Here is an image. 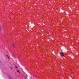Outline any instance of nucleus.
Listing matches in <instances>:
<instances>
[{"label":"nucleus","instance_id":"nucleus-8","mask_svg":"<svg viewBox=\"0 0 79 79\" xmlns=\"http://www.w3.org/2000/svg\"><path fill=\"white\" fill-rule=\"evenodd\" d=\"M10 79H11V78H10Z\"/></svg>","mask_w":79,"mask_h":79},{"label":"nucleus","instance_id":"nucleus-3","mask_svg":"<svg viewBox=\"0 0 79 79\" xmlns=\"http://www.w3.org/2000/svg\"><path fill=\"white\" fill-rule=\"evenodd\" d=\"M13 47H15V44H13Z\"/></svg>","mask_w":79,"mask_h":79},{"label":"nucleus","instance_id":"nucleus-1","mask_svg":"<svg viewBox=\"0 0 79 79\" xmlns=\"http://www.w3.org/2000/svg\"><path fill=\"white\" fill-rule=\"evenodd\" d=\"M60 55H61V56H64V53H63V52H60Z\"/></svg>","mask_w":79,"mask_h":79},{"label":"nucleus","instance_id":"nucleus-5","mask_svg":"<svg viewBox=\"0 0 79 79\" xmlns=\"http://www.w3.org/2000/svg\"><path fill=\"white\" fill-rule=\"evenodd\" d=\"M10 68L11 69V70H12V69L11 68V67H10Z\"/></svg>","mask_w":79,"mask_h":79},{"label":"nucleus","instance_id":"nucleus-7","mask_svg":"<svg viewBox=\"0 0 79 79\" xmlns=\"http://www.w3.org/2000/svg\"><path fill=\"white\" fill-rule=\"evenodd\" d=\"M25 78H26V77H25Z\"/></svg>","mask_w":79,"mask_h":79},{"label":"nucleus","instance_id":"nucleus-4","mask_svg":"<svg viewBox=\"0 0 79 79\" xmlns=\"http://www.w3.org/2000/svg\"><path fill=\"white\" fill-rule=\"evenodd\" d=\"M7 56V57H8V59H10V58H9V57L8 56Z\"/></svg>","mask_w":79,"mask_h":79},{"label":"nucleus","instance_id":"nucleus-6","mask_svg":"<svg viewBox=\"0 0 79 79\" xmlns=\"http://www.w3.org/2000/svg\"><path fill=\"white\" fill-rule=\"evenodd\" d=\"M15 68H18V67H17V66H15Z\"/></svg>","mask_w":79,"mask_h":79},{"label":"nucleus","instance_id":"nucleus-2","mask_svg":"<svg viewBox=\"0 0 79 79\" xmlns=\"http://www.w3.org/2000/svg\"><path fill=\"white\" fill-rule=\"evenodd\" d=\"M17 71L18 72V73H19V71L18 70H17Z\"/></svg>","mask_w":79,"mask_h":79}]
</instances>
